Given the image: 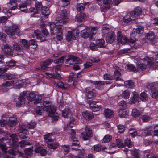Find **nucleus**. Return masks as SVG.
Segmentation results:
<instances>
[{"label": "nucleus", "mask_w": 158, "mask_h": 158, "mask_svg": "<svg viewBox=\"0 0 158 158\" xmlns=\"http://www.w3.org/2000/svg\"><path fill=\"white\" fill-rule=\"evenodd\" d=\"M2 52L3 53L10 56L13 55V50L11 48V47L9 44H4L2 46Z\"/></svg>", "instance_id": "8"}, {"label": "nucleus", "mask_w": 158, "mask_h": 158, "mask_svg": "<svg viewBox=\"0 0 158 158\" xmlns=\"http://www.w3.org/2000/svg\"><path fill=\"white\" fill-rule=\"evenodd\" d=\"M112 139L111 136L109 135H106L104 137L102 141L104 143H108Z\"/></svg>", "instance_id": "56"}, {"label": "nucleus", "mask_w": 158, "mask_h": 158, "mask_svg": "<svg viewBox=\"0 0 158 158\" xmlns=\"http://www.w3.org/2000/svg\"><path fill=\"white\" fill-rule=\"evenodd\" d=\"M20 42L24 48H27L30 46L29 42L28 43L26 40L21 39Z\"/></svg>", "instance_id": "50"}, {"label": "nucleus", "mask_w": 158, "mask_h": 158, "mask_svg": "<svg viewBox=\"0 0 158 158\" xmlns=\"http://www.w3.org/2000/svg\"><path fill=\"white\" fill-rule=\"evenodd\" d=\"M61 24H59L58 22L55 23L53 22L49 23L50 31L51 35H54L62 31Z\"/></svg>", "instance_id": "3"}, {"label": "nucleus", "mask_w": 158, "mask_h": 158, "mask_svg": "<svg viewBox=\"0 0 158 158\" xmlns=\"http://www.w3.org/2000/svg\"><path fill=\"white\" fill-rule=\"evenodd\" d=\"M15 63L13 60H11L8 62H6L5 68H4V71H6L9 68L15 66Z\"/></svg>", "instance_id": "31"}, {"label": "nucleus", "mask_w": 158, "mask_h": 158, "mask_svg": "<svg viewBox=\"0 0 158 158\" xmlns=\"http://www.w3.org/2000/svg\"><path fill=\"white\" fill-rule=\"evenodd\" d=\"M8 153L13 156H15L17 153H19L20 155H21L22 153L19 151H14L12 149H11L8 151Z\"/></svg>", "instance_id": "54"}, {"label": "nucleus", "mask_w": 158, "mask_h": 158, "mask_svg": "<svg viewBox=\"0 0 158 158\" xmlns=\"http://www.w3.org/2000/svg\"><path fill=\"white\" fill-rule=\"evenodd\" d=\"M94 85L96 88L99 90H102L104 88V82L102 81H96L94 82Z\"/></svg>", "instance_id": "27"}, {"label": "nucleus", "mask_w": 158, "mask_h": 158, "mask_svg": "<svg viewBox=\"0 0 158 158\" xmlns=\"http://www.w3.org/2000/svg\"><path fill=\"white\" fill-rule=\"evenodd\" d=\"M140 98L143 101H146L148 98V95L145 92H142L140 94Z\"/></svg>", "instance_id": "49"}, {"label": "nucleus", "mask_w": 158, "mask_h": 158, "mask_svg": "<svg viewBox=\"0 0 158 158\" xmlns=\"http://www.w3.org/2000/svg\"><path fill=\"white\" fill-rule=\"evenodd\" d=\"M117 37L118 43H120L122 44H125L126 43L129 41V40L125 36H122V32L120 31L118 32Z\"/></svg>", "instance_id": "11"}, {"label": "nucleus", "mask_w": 158, "mask_h": 158, "mask_svg": "<svg viewBox=\"0 0 158 158\" xmlns=\"http://www.w3.org/2000/svg\"><path fill=\"white\" fill-rule=\"evenodd\" d=\"M114 113L113 111L109 109H105L104 115L106 118H110L113 117Z\"/></svg>", "instance_id": "24"}, {"label": "nucleus", "mask_w": 158, "mask_h": 158, "mask_svg": "<svg viewBox=\"0 0 158 158\" xmlns=\"http://www.w3.org/2000/svg\"><path fill=\"white\" fill-rule=\"evenodd\" d=\"M85 131H84L87 134V136H88L89 137L92 136V132L89 127L86 126L85 128Z\"/></svg>", "instance_id": "64"}, {"label": "nucleus", "mask_w": 158, "mask_h": 158, "mask_svg": "<svg viewBox=\"0 0 158 158\" xmlns=\"http://www.w3.org/2000/svg\"><path fill=\"white\" fill-rule=\"evenodd\" d=\"M136 33L135 31H133L130 35V39L129 42L131 43H133L136 41L137 39L135 38L136 36Z\"/></svg>", "instance_id": "42"}, {"label": "nucleus", "mask_w": 158, "mask_h": 158, "mask_svg": "<svg viewBox=\"0 0 158 158\" xmlns=\"http://www.w3.org/2000/svg\"><path fill=\"white\" fill-rule=\"evenodd\" d=\"M139 98L138 94L136 92H133L132 93V95L129 100V104H133L136 102H139Z\"/></svg>", "instance_id": "13"}, {"label": "nucleus", "mask_w": 158, "mask_h": 158, "mask_svg": "<svg viewBox=\"0 0 158 158\" xmlns=\"http://www.w3.org/2000/svg\"><path fill=\"white\" fill-rule=\"evenodd\" d=\"M125 69L129 71H137V68L132 64H128L125 66Z\"/></svg>", "instance_id": "46"}, {"label": "nucleus", "mask_w": 158, "mask_h": 158, "mask_svg": "<svg viewBox=\"0 0 158 158\" xmlns=\"http://www.w3.org/2000/svg\"><path fill=\"white\" fill-rule=\"evenodd\" d=\"M4 140V139L3 138L0 139V147L2 149L3 151L5 152L6 151L7 148L5 144L2 142V141H3Z\"/></svg>", "instance_id": "61"}, {"label": "nucleus", "mask_w": 158, "mask_h": 158, "mask_svg": "<svg viewBox=\"0 0 158 158\" xmlns=\"http://www.w3.org/2000/svg\"><path fill=\"white\" fill-rule=\"evenodd\" d=\"M149 58H152L153 60L150 63V64H151V66H150V67H151L153 69H158V61H156L158 60V54L155 55L154 58L151 57Z\"/></svg>", "instance_id": "18"}, {"label": "nucleus", "mask_w": 158, "mask_h": 158, "mask_svg": "<svg viewBox=\"0 0 158 158\" xmlns=\"http://www.w3.org/2000/svg\"><path fill=\"white\" fill-rule=\"evenodd\" d=\"M76 34H77V32L75 31H68L66 36V40L68 42H69L72 40H76Z\"/></svg>", "instance_id": "15"}, {"label": "nucleus", "mask_w": 158, "mask_h": 158, "mask_svg": "<svg viewBox=\"0 0 158 158\" xmlns=\"http://www.w3.org/2000/svg\"><path fill=\"white\" fill-rule=\"evenodd\" d=\"M146 39L149 41L151 43L154 44L156 42V36L154 35L153 32L149 31L146 36Z\"/></svg>", "instance_id": "16"}, {"label": "nucleus", "mask_w": 158, "mask_h": 158, "mask_svg": "<svg viewBox=\"0 0 158 158\" xmlns=\"http://www.w3.org/2000/svg\"><path fill=\"white\" fill-rule=\"evenodd\" d=\"M58 145L57 143H50L48 144V148L55 149L56 148L58 147Z\"/></svg>", "instance_id": "63"}, {"label": "nucleus", "mask_w": 158, "mask_h": 158, "mask_svg": "<svg viewBox=\"0 0 158 158\" xmlns=\"http://www.w3.org/2000/svg\"><path fill=\"white\" fill-rule=\"evenodd\" d=\"M44 108L42 106H38L37 107L36 109V113L39 115H41L44 112V110H46L45 109V106L44 105Z\"/></svg>", "instance_id": "45"}, {"label": "nucleus", "mask_w": 158, "mask_h": 158, "mask_svg": "<svg viewBox=\"0 0 158 158\" xmlns=\"http://www.w3.org/2000/svg\"><path fill=\"white\" fill-rule=\"evenodd\" d=\"M114 68L115 70L114 72V77L116 81L121 80L120 69L118 66H115Z\"/></svg>", "instance_id": "20"}, {"label": "nucleus", "mask_w": 158, "mask_h": 158, "mask_svg": "<svg viewBox=\"0 0 158 158\" xmlns=\"http://www.w3.org/2000/svg\"><path fill=\"white\" fill-rule=\"evenodd\" d=\"M5 32L7 35L10 36L13 38V36L14 35H19L20 30L17 25L14 24L6 29Z\"/></svg>", "instance_id": "4"}, {"label": "nucleus", "mask_w": 158, "mask_h": 158, "mask_svg": "<svg viewBox=\"0 0 158 158\" xmlns=\"http://www.w3.org/2000/svg\"><path fill=\"white\" fill-rule=\"evenodd\" d=\"M141 113V112H139L137 109H134L132 110V115L134 117H138Z\"/></svg>", "instance_id": "53"}, {"label": "nucleus", "mask_w": 158, "mask_h": 158, "mask_svg": "<svg viewBox=\"0 0 158 158\" xmlns=\"http://www.w3.org/2000/svg\"><path fill=\"white\" fill-rule=\"evenodd\" d=\"M23 85L22 81L17 80L15 81L14 84V87L15 88H19L21 87Z\"/></svg>", "instance_id": "40"}, {"label": "nucleus", "mask_w": 158, "mask_h": 158, "mask_svg": "<svg viewBox=\"0 0 158 158\" xmlns=\"http://www.w3.org/2000/svg\"><path fill=\"white\" fill-rule=\"evenodd\" d=\"M103 9H108L112 6V1L111 0H103Z\"/></svg>", "instance_id": "33"}, {"label": "nucleus", "mask_w": 158, "mask_h": 158, "mask_svg": "<svg viewBox=\"0 0 158 158\" xmlns=\"http://www.w3.org/2000/svg\"><path fill=\"white\" fill-rule=\"evenodd\" d=\"M53 135L52 133H48L44 136V139L46 142H51L53 140Z\"/></svg>", "instance_id": "34"}, {"label": "nucleus", "mask_w": 158, "mask_h": 158, "mask_svg": "<svg viewBox=\"0 0 158 158\" xmlns=\"http://www.w3.org/2000/svg\"><path fill=\"white\" fill-rule=\"evenodd\" d=\"M130 94L129 91L126 90L124 91L121 94L122 97L124 99H128L129 98Z\"/></svg>", "instance_id": "44"}, {"label": "nucleus", "mask_w": 158, "mask_h": 158, "mask_svg": "<svg viewBox=\"0 0 158 158\" xmlns=\"http://www.w3.org/2000/svg\"><path fill=\"white\" fill-rule=\"evenodd\" d=\"M7 139H8L9 140H12V143L13 145L14 144L15 142L17 141V138L15 134H12L10 135V134H7Z\"/></svg>", "instance_id": "32"}, {"label": "nucleus", "mask_w": 158, "mask_h": 158, "mask_svg": "<svg viewBox=\"0 0 158 158\" xmlns=\"http://www.w3.org/2000/svg\"><path fill=\"white\" fill-rule=\"evenodd\" d=\"M73 141V143L72 145V148L75 150L78 149V148L79 147L80 143L77 140V139L75 137H74L71 139Z\"/></svg>", "instance_id": "30"}, {"label": "nucleus", "mask_w": 158, "mask_h": 158, "mask_svg": "<svg viewBox=\"0 0 158 158\" xmlns=\"http://www.w3.org/2000/svg\"><path fill=\"white\" fill-rule=\"evenodd\" d=\"M76 19L78 22L84 21L86 19V15L82 12H81L77 16Z\"/></svg>", "instance_id": "26"}, {"label": "nucleus", "mask_w": 158, "mask_h": 158, "mask_svg": "<svg viewBox=\"0 0 158 158\" xmlns=\"http://www.w3.org/2000/svg\"><path fill=\"white\" fill-rule=\"evenodd\" d=\"M152 59L149 58V57H146L143 59L139 60L137 63V71L139 70H143L146 69L148 67L151 66L150 63L153 61Z\"/></svg>", "instance_id": "2"}, {"label": "nucleus", "mask_w": 158, "mask_h": 158, "mask_svg": "<svg viewBox=\"0 0 158 158\" xmlns=\"http://www.w3.org/2000/svg\"><path fill=\"white\" fill-rule=\"evenodd\" d=\"M33 149L30 148H26L25 150L26 154L27 155L31 156L32 155Z\"/></svg>", "instance_id": "62"}, {"label": "nucleus", "mask_w": 158, "mask_h": 158, "mask_svg": "<svg viewBox=\"0 0 158 158\" xmlns=\"http://www.w3.org/2000/svg\"><path fill=\"white\" fill-rule=\"evenodd\" d=\"M41 10V13L44 17L46 18H48L49 14V11L48 9L45 7H43Z\"/></svg>", "instance_id": "38"}, {"label": "nucleus", "mask_w": 158, "mask_h": 158, "mask_svg": "<svg viewBox=\"0 0 158 158\" xmlns=\"http://www.w3.org/2000/svg\"><path fill=\"white\" fill-rule=\"evenodd\" d=\"M90 107L93 112H96L100 110L101 109V107L100 105L94 104V102H92L90 104Z\"/></svg>", "instance_id": "22"}, {"label": "nucleus", "mask_w": 158, "mask_h": 158, "mask_svg": "<svg viewBox=\"0 0 158 158\" xmlns=\"http://www.w3.org/2000/svg\"><path fill=\"white\" fill-rule=\"evenodd\" d=\"M82 27L83 29L81 31V35L84 38H87L89 36L90 29L86 26H83Z\"/></svg>", "instance_id": "14"}, {"label": "nucleus", "mask_w": 158, "mask_h": 158, "mask_svg": "<svg viewBox=\"0 0 158 158\" xmlns=\"http://www.w3.org/2000/svg\"><path fill=\"white\" fill-rule=\"evenodd\" d=\"M85 94L89 98H91L95 95L94 90L90 88L86 89Z\"/></svg>", "instance_id": "29"}, {"label": "nucleus", "mask_w": 158, "mask_h": 158, "mask_svg": "<svg viewBox=\"0 0 158 158\" xmlns=\"http://www.w3.org/2000/svg\"><path fill=\"white\" fill-rule=\"evenodd\" d=\"M150 95L151 97L153 98H157L158 97V90L155 89H152Z\"/></svg>", "instance_id": "41"}, {"label": "nucleus", "mask_w": 158, "mask_h": 158, "mask_svg": "<svg viewBox=\"0 0 158 158\" xmlns=\"http://www.w3.org/2000/svg\"><path fill=\"white\" fill-rule=\"evenodd\" d=\"M85 7V5L83 4H79L77 5V10L78 11L82 12Z\"/></svg>", "instance_id": "59"}, {"label": "nucleus", "mask_w": 158, "mask_h": 158, "mask_svg": "<svg viewBox=\"0 0 158 158\" xmlns=\"http://www.w3.org/2000/svg\"><path fill=\"white\" fill-rule=\"evenodd\" d=\"M119 116L121 118H125L128 115L127 112L125 110H120L118 112Z\"/></svg>", "instance_id": "48"}, {"label": "nucleus", "mask_w": 158, "mask_h": 158, "mask_svg": "<svg viewBox=\"0 0 158 158\" xmlns=\"http://www.w3.org/2000/svg\"><path fill=\"white\" fill-rule=\"evenodd\" d=\"M17 1V0H10L9 3L10 6H9L8 9L11 10L17 9V4L16 3Z\"/></svg>", "instance_id": "25"}, {"label": "nucleus", "mask_w": 158, "mask_h": 158, "mask_svg": "<svg viewBox=\"0 0 158 158\" xmlns=\"http://www.w3.org/2000/svg\"><path fill=\"white\" fill-rule=\"evenodd\" d=\"M144 133L146 136L151 135L152 132V129L151 127L148 126L144 129Z\"/></svg>", "instance_id": "35"}, {"label": "nucleus", "mask_w": 158, "mask_h": 158, "mask_svg": "<svg viewBox=\"0 0 158 158\" xmlns=\"http://www.w3.org/2000/svg\"><path fill=\"white\" fill-rule=\"evenodd\" d=\"M68 17L67 11L65 10H63L61 11L60 16L57 18V20L60 24L66 23L68 20Z\"/></svg>", "instance_id": "7"}, {"label": "nucleus", "mask_w": 158, "mask_h": 158, "mask_svg": "<svg viewBox=\"0 0 158 158\" xmlns=\"http://www.w3.org/2000/svg\"><path fill=\"white\" fill-rule=\"evenodd\" d=\"M26 93L23 92L20 93L18 98V101L16 103V106L19 107L21 105L24 104L26 101Z\"/></svg>", "instance_id": "10"}, {"label": "nucleus", "mask_w": 158, "mask_h": 158, "mask_svg": "<svg viewBox=\"0 0 158 158\" xmlns=\"http://www.w3.org/2000/svg\"><path fill=\"white\" fill-rule=\"evenodd\" d=\"M0 78L4 80H10L15 79V75L11 74L4 73L0 75Z\"/></svg>", "instance_id": "21"}, {"label": "nucleus", "mask_w": 158, "mask_h": 158, "mask_svg": "<svg viewBox=\"0 0 158 158\" xmlns=\"http://www.w3.org/2000/svg\"><path fill=\"white\" fill-rule=\"evenodd\" d=\"M116 40V36L113 32H108L107 35L106 40L107 43H112Z\"/></svg>", "instance_id": "17"}, {"label": "nucleus", "mask_w": 158, "mask_h": 158, "mask_svg": "<svg viewBox=\"0 0 158 158\" xmlns=\"http://www.w3.org/2000/svg\"><path fill=\"white\" fill-rule=\"evenodd\" d=\"M70 115V111L68 108H66L62 112V115L64 118H66L69 116Z\"/></svg>", "instance_id": "37"}, {"label": "nucleus", "mask_w": 158, "mask_h": 158, "mask_svg": "<svg viewBox=\"0 0 158 158\" xmlns=\"http://www.w3.org/2000/svg\"><path fill=\"white\" fill-rule=\"evenodd\" d=\"M43 104L45 106V109L46 111L48 113V116L52 118V120L54 121L58 120L59 116L56 113L55 107L51 106L48 101H44Z\"/></svg>", "instance_id": "1"}, {"label": "nucleus", "mask_w": 158, "mask_h": 158, "mask_svg": "<svg viewBox=\"0 0 158 158\" xmlns=\"http://www.w3.org/2000/svg\"><path fill=\"white\" fill-rule=\"evenodd\" d=\"M27 131L26 130H24L22 132L20 133L19 135L21 139H24L27 137Z\"/></svg>", "instance_id": "57"}, {"label": "nucleus", "mask_w": 158, "mask_h": 158, "mask_svg": "<svg viewBox=\"0 0 158 158\" xmlns=\"http://www.w3.org/2000/svg\"><path fill=\"white\" fill-rule=\"evenodd\" d=\"M142 12V9L139 7H135L134 10L131 11L133 15L137 19L138 17L140 15Z\"/></svg>", "instance_id": "23"}, {"label": "nucleus", "mask_w": 158, "mask_h": 158, "mask_svg": "<svg viewBox=\"0 0 158 158\" xmlns=\"http://www.w3.org/2000/svg\"><path fill=\"white\" fill-rule=\"evenodd\" d=\"M26 96L27 100L30 101H32L36 98L35 94L33 92H31L28 94L26 95ZM36 98H38L36 99L34 102L35 104H37L40 102L42 99L40 95H38L36 96Z\"/></svg>", "instance_id": "6"}, {"label": "nucleus", "mask_w": 158, "mask_h": 158, "mask_svg": "<svg viewBox=\"0 0 158 158\" xmlns=\"http://www.w3.org/2000/svg\"><path fill=\"white\" fill-rule=\"evenodd\" d=\"M89 28L90 29V36L89 37V39L91 40L92 39L91 37L96 33L97 30V28L95 27H90V28Z\"/></svg>", "instance_id": "47"}, {"label": "nucleus", "mask_w": 158, "mask_h": 158, "mask_svg": "<svg viewBox=\"0 0 158 158\" xmlns=\"http://www.w3.org/2000/svg\"><path fill=\"white\" fill-rule=\"evenodd\" d=\"M75 62L76 63L81 64L82 61L79 58L75 57L74 56H69V58L67 60L66 63L67 66L72 64L73 62Z\"/></svg>", "instance_id": "12"}, {"label": "nucleus", "mask_w": 158, "mask_h": 158, "mask_svg": "<svg viewBox=\"0 0 158 158\" xmlns=\"http://www.w3.org/2000/svg\"><path fill=\"white\" fill-rule=\"evenodd\" d=\"M131 153L135 158H139V154L137 150L134 149L131 151ZM127 158H133L132 157H128Z\"/></svg>", "instance_id": "52"}, {"label": "nucleus", "mask_w": 158, "mask_h": 158, "mask_svg": "<svg viewBox=\"0 0 158 158\" xmlns=\"http://www.w3.org/2000/svg\"><path fill=\"white\" fill-rule=\"evenodd\" d=\"M82 115L84 118L86 120H90L93 118L92 113L87 111H85L82 112Z\"/></svg>", "instance_id": "28"}, {"label": "nucleus", "mask_w": 158, "mask_h": 158, "mask_svg": "<svg viewBox=\"0 0 158 158\" xmlns=\"http://www.w3.org/2000/svg\"><path fill=\"white\" fill-rule=\"evenodd\" d=\"M144 154L147 158H158L156 156L153 155L152 153L151 152H149L148 151L145 152Z\"/></svg>", "instance_id": "58"}, {"label": "nucleus", "mask_w": 158, "mask_h": 158, "mask_svg": "<svg viewBox=\"0 0 158 158\" xmlns=\"http://www.w3.org/2000/svg\"><path fill=\"white\" fill-rule=\"evenodd\" d=\"M124 84L127 88H132L134 87V83L131 80L126 81L124 82Z\"/></svg>", "instance_id": "43"}, {"label": "nucleus", "mask_w": 158, "mask_h": 158, "mask_svg": "<svg viewBox=\"0 0 158 158\" xmlns=\"http://www.w3.org/2000/svg\"><path fill=\"white\" fill-rule=\"evenodd\" d=\"M34 34L36 35L37 39L40 40V41H44L45 40L44 39L43 35L40 33V32L38 30H35L34 31Z\"/></svg>", "instance_id": "36"}, {"label": "nucleus", "mask_w": 158, "mask_h": 158, "mask_svg": "<svg viewBox=\"0 0 158 158\" xmlns=\"http://www.w3.org/2000/svg\"><path fill=\"white\" fill-rule=\"evenodd\" d=\"M17 118L14 117H10L9 119H2L1 120L0 125L1 126H5L13 127L16 124Z\"/></svg>", "instance_id": "5"}, {"label": "nucleus", "mask_w": 158, "mask_h": 158, "mask_svg": "<svg viewBox=\"0 0 158 158\" xmlns=\"http://www.w3.org/2000/svg\"><path fill=\"white\" fill-rule=\"evenodd\" d=\"M118 106L120 110H125L127 107L126 102L123 100L120 101L118 104Z\"/></svg>", "instance_id": "39"}, {"label": "nucleus", "mask_w": 158, "mask_h": 158, "mask_svg": "<svg viewBox=\"0 0 158 158\" xmlns=\"http://www.w3.org/2000/svg\"><path fill=\"white\" fill-rule=\"evenodd\" d=\"M19 8L23 12H26L27 9L26 4L23 3L19 5Z\"/></svg>", "instance_id": "55"}, {"label": "nucleus", "mask_w": 158, "mask_h": 158, "mask_svg": "<svg viewBox=\"0 0 158 158\" xmlns=\"http://www.w3.org/2000/svg\"><path fill=\"white\" fill-rule=\"evenodd\" d=\"M91 149L92 152L94 151L98 152L101 150V147L99 144L94 145L92 147Z\"/></svg>", "instance_id": "60"}, {"label": "nucleus", "mask_w": 158, "mask_h": 158, "mask_svg": "<svg viewBox=\"0 0 158 158\" xmlns=\"http://www.w3.org/2000/svg\"><path fill=\"white\" fill-rule=\"evenodd\" d=\"M96 42L98 47L101 48H104V47L105 42L103 40H97Z\"/></svg>", "instance_id": "51"}, {"label": "nucleus", "mask_w": 158, "mask_h": 158, "mask_svg": "<svg viewBox=\"0 0 158 158\" xmlns=\"http://www.w3.org/2000/svg\"><path fill=\"white\" fill-rule=\"evenodd\" d=\"M136 19L133 15L132 13L131 12H129L127 13L123 17V21L124 22L128 23L130 22H133Z\"/></svg>", "instance_id": "9"}, {"label": "nucleus", "mask_w": 158, "mask_h": 158, "mask_svg": "<svg viewBox=\"0 0 158 158\" xmlns=\"http://www.w3.org/2000/svg\"><path fill=\"white\" fill-rule=\"evenodd\" d=\"M14 82L15 81L13 80H10L9 81H6L0 86V89H3V91H4L7 87H10L12 86H13L14 87Z\"/></svg>", "instance_id": "19"}]
</instances>
